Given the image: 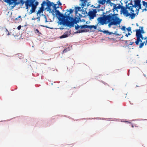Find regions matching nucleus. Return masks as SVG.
<instances>
[{
    "mask_svg": "<svg viewBox=\"0 0 147 147\" xmlns=\"http://www.w3.org/2000/svg\"><path fill=\"white\" fill-rule=\"evenodd\" d=\"M136 0H129V1L130 2V3H129V5H132Z\"/></svg>",
    "mask_w": 147,
    "mask_h": 147,
    "instance_id": "obj_22",
    "label": "nucleus"
},
{
    "mask_svg": "<svg viewBox=\"0 0 147 147\" xmlns=\"http://www.w3.org/2000/svg\"><path fill=\"white\" fill-rule=\"evenodd\" d=\"M128 1L126 0L125 1V3H126L125 7L121 6L120 4H115L114 3H112L113 4V11H118V9H121V12L123 13V15L126 17L129 16V12L127 9H129V3L127 4V3Z\"/></svg>",
    "mask_w": 147,
    "mask_h": 147,
    "instance_id": "obj_3",
    "label": "nucleus"
},
{
    "mask_svg": "<svg viewBox=\"0 0 147 147\" xmlns=\"http://www.w3.org/2000/svg\"><path fill=\"white\" fill-rule=\"evenodd\" d=\"M39 18H39L38 17V18Z\"/></svg>",
    "mask_w": 147,
    "mask_h": 147,
    "instance_id": "obj_45",
    "label": "nucleus"
},
{
    "mask_svg": "<svg viewBox=\"0 0 147 147\" xmlns=\"http://www.w3.org/2000/svg\"><path fill=\"white\" fill-rule=\"evenodd\" d=\"M121 29L123 31H125L126 28L125 26H123L122 27Z\"/></svg>",
    "mask_w": 147,
    "mask_h": 147,
    "instance_id": "obj_28",
    "label": "nucleus"
},
{
    "mask_svg": "<svg viewBox=\"0 0 147 147\" xmlns=\"http://www.w3.org/2000/svg\"><path fill=\"white\" fill-rule=\"evenodd\" d=\"M91 11L93 12L95 15H96V13L97 12L96 9H93V11Z\"/></svg>",
    "mask_w": 147,
    "mask_h": 147,
    "instance_id": "obj_24",
    "label": "nucleus"
},
{
    "mask_svg": "<svg viewBox=\"0 0 147 147\" xmlns=\"http://www.w3.org/2000/svg\"><path fill=\"white\" fill-rule=\"evenodd\" d=\"M102 32H103L105 34H106L107 35H110L113 33L111 32L108 31V30L102 31Z\"/></svg>",
    "mask_w": 147,
    "mask_h": 147,
    "instance_id": "obj_18",
    "label": "nucleus"
},
{
    "mask_svg": "<svg viewBox=\"0 0 147 147\" xmlns=\"http://www.w3.org/2000/svg\"><path fill=\"white\" fill-rule=\"evenodd\" d=\"M47 3L45 1H43L41 4V6L40 8V9H42V10H43V9L44 8V6Z\"/></svg>",
    "mask_w": 147,
    "mask_h": 147,
    "instance_id": "obj_20",
    "label": "nucleus"
},
{
    "mask_svg": "<svg viewBox=\"0 0 147 147\" xmlns=\"http://www.w3.org/2000/svg\"><path fill=\"white\" fill-rule=\"evenodd\" d=\"M35 1V0H27L25 3L26 9H28V7H31L32 4Z\"/></svg>",
    "mask_w": 147,
    "mask_h": 147,
    "instance_id": "obj_10",
    "label": "nucleus"
},
{
    "mask_svg": "<svg viewBox=\"0 0 147 147\" xmlns=\"http://www.w3.org/2000/svg\"><path fill=\"white\" fill-rule=\"evenodd\" d=\"M144 39L146 40V42H145V45L147 46V37H145Z\"/></svg>",
    "mask_w": 147,
    "mask_h": 147,
    "instance_id": "obj_29",
    "label": "nucleus"
},
{
    "mask_svg": "<svg viewBox=\"0 0 147 147\" xmlns=\"http://www.w3.org/2000/svg\"><path fill=\"white\" fill-rule=\"evenodd\" d=\"M17 0H5V2L7 3L9 5H11L13 3H14V6L16 5H18L19 4V2H17Z\"/></svg>",
    "mask_w": 147,
    "mask_h": 147,
    "instance_id": "obj_7",
    "label": "nucleus"
},
{
    "mask_svg": "<svg viewBox=\"0 0 147 147\" xmlns=\"http://www.w3.org/2000/svg\"><path fill=\"white\" fill-rule=\"evenodd\" d=\"M141 29H137L136 30V36L137 38L136 40L135 41V43L136 45H139L140 42H141L139 48H141L143 47L144 46L145 42H142V41L141 40L140 38H141L142 40L144 39V37H143L142 34L144 33V31L143 30V27H140Z\"/></svg>",
    "mask_w": 147,
    "mask_h": 147,
    "instance_id": "obj_4",
    "label": "nucleus"
},
{
    "mask_svg": "<svg viewBox=\"0 0 147 147\" xmlns=\"http://www.w3.org/2000/svg\"><path fill=\"white\" fill-rule=\"evenodd\" d=\"M107 1L106 2L107 3V2H109V1H110V0H107Z\"/></svg>",
    "mask_w": 147,
    "mask_h": 147,
    "instance_id": "obj_41",
    "label": "nucleus"
},
{
    "mask_svg": "<svg viewBox=\"0 0 147 147\" xmlns=\"http://www.w3.org/2000/svg\"><path fill=\"white\" fill-rule=\"evenodd\" d=\"M129 35V32L128 33V34H126L125 35V36H126L127 37H128V36Z\"/></svg>",
    "mask_w": 147,
    "mask_h": 147,
    "instance_id": "obj_36",
    "label": "nucleus"
},
{
    "mask_svg": "<svg viewBox=\"0 0 147 147\" xmlns=\"http://www.w3.org/2000/svg\"><path fill=\"white\" fill-rule=\"evenodd\" d=\"M130 10L132 12H135V11L136 12V13L138 14V12L140 9H138H138L136 8V10H135V8L132 7V5L131 6H129V10Z\"/></svg>",
    "mask_w": 147,
    "mask_h": 147,
    "instance_id": "obj_12",
    "label": "nucleus"
},
{
    "mask_svg": "<svg viewBox=\"0 0 147 147\" xmlns=\"http://www.w3.org/2000/svg\"><path fill=\"white\" fill-rule=\"evenodd\" d=\"M123 122H125L126 123H128V121H123Z\"/></svg>",
    "mask_w": 147,
    "mask_h": 147,
    "instance_id": "obj_40",
    "label": "nucleus"
},
{
    "mask_svg": "<svg viewBox=\"0 0 147 147\" xmlns=\"http://www.w3.org/2000/svg\"><path fill=\"white\" fill-rule=\"evenodd\" d=\"M18 55L17 56V57H18L20 59H21L23 58V55L19 53L18 54Z\"/></svg>",
    "mask_w": 147,
    "mask_h": 147,
    "instance_id": "obj_21",
    "label": "nucleus"
},
{
    "mask_svg": "<svg viewBox=\"0 0 147 147\" xmlns=\"http://www.w3.org/2000/svg\"><path fill=\"white\" fill-rule=\"evenodd\" d=\"M142 5L144 6V7H145L144 9H143V10H142V11H144V10L147 11V1L146 2L145 1H142Z\"/></svg>",
    "mask_w": 147,
    "mask_h": 147,
    "instance_id": "obj_14",
    "label": "nucleus"
},
{
    "mask_svg": "<svg viewBox=\"0 0 147 147\" xmlns=\"http://www.w3.org/2000/svg\"><path fill=\"white\" fill-rule=\"evenodd\" d=\"M131 127H134V126H133V125H132V126H131Z\"/></svg>",
    "mask_w": 147,
    "mask_h": 147,
    "instance_id": "obj_43",
    "label": "nucleus"
},
{
    "mask_svg": "<svg viewBox=\"0 0 147 147\" xmlns=\"http://www.w3.org/2000/svg\"><path fill=\"white\" fill-rule=\"evenodd\" d=\"M126 29L127 30V31H129V27L126 28Z\"/></svg>",
    "mask_w": 147,
    "mask_h": 147,
    "instance_id": "obj_37",
    "label": "nucleus"
},
{
    "mask_svg": "<svg viewBox=\"0 0 147 147\" xmlns=\"http://www.w3.org/2000/svg\"><path fill=\"white\" fill-rule=\"evenodd\" d=\"M117 14L111 13L108 15H103L102 17L97 18V25L99 26L106 25L108 24V26L110 28L112 25H119L122 19L117 17Z\"/></svg>",
    "mask_w": 147,
    "mask_h": 147,
    "instance_id": "obj_1",
    "label": "nucleus"
},
{
    "mask_svg": "<svg viewBox=\"0 0 147 147\" xmlns=\"http://www.w3.org/2000/svg\"><path fill=\"white\" fill-rule=\"evenodd\" d=\"M107 1V0H98L97 2L98 4L96 7L100 8V7L101 5H105Z\"/></svg>",
    "mask_w": 147,
    "mask_h": 147,
    "instance_id": "obj_9",
    "label": "nucleus"
},
{
    "mask_svg": "<svg viewBox=\"0 0 147 147\" xmlns=\"http://www.w3.org/2000/svg\"><path fill=\"white\" fill-rule=\"evenodd\" d=\"M75 8L76 12H77L78 11H79L80 10V9L81 8L80 7H75Z\"/></svg>",
    "mask_w": 147,
    "mask_h": 147,
    "instance_id": "obj_23",
    "label": "nucleus"
},
{
    "mask_svg": "<svg viewBox=\"0 0 147 147\" xmlns=\"http://www.w3.org/2000/svg\"><path fill=\"white\" fill-rule=\"evenodd\" d=\"M83 0H82V1Z\"/></svg>",
    "mask_w": 147,
    "mask_h": 147,
    "instance_id": "obj_48",
    "label": "nucleus"
},
{
    "mask_svg": "<svg viewBox=\"0 0 147 147\" xmlns=\"http://www.w3.org/2000/svg\"><path fill=\"white\" fill-rule=\"evenodd\" d=\"M33 3H32V4L31 6H32V9L30 10V12L29 13L30 14H31L32 13L34 12L35 11V9L36 8V6H35V5L33 4Z\"/></svg>",
    "mask_w": 147,
    "mask_h": 147,
    "instance_id": "obj_13",
    "label": "nucleus"
},
{
    "mask_svg": "<svg viewBox=\"0 0 147 147\" xmlns=\"http://www.w3.org/2000/svg\"><path fill=\"white\" fill-rule=\"evenodd\" d=\"M134 42H130V43H129V45H132Z\"/></svg>",
    "mask_w": 147,
    "mask_h": 147,
    "instance_id": "obj_35",
    "label": "nucleus"
},
{
    "mask_svg": "<svg viewBox=\"0 0 147 147\" xmlns=\"http://www.w3.org/2000/svg\"><path fill=\"white\" fill-rule=\"evenodd\" d=\"M125 43H127V42H128V41L126 40L125 41Z\"/></svg>",
    "mask_w": 147,
    "mask_h": 147,
    "instance_id": "obj_39",
    "label": "nucleus"
},
{
    "mask_svg": "<svg viewBox=\"0 0 147 147\" xmlns=\"http://www.w3.org/2000/svg\"><path fill=\"white\" fill-rule=\"evenodd\" d=\"M127 74H128V75H129V73H128Z\"/></svg>",
    "mask_w": 147,
    "mask_h": 147,
    "instance_id": "obj_46",
    "label": "nucleus"
},
{
    "mask_svg": "<svg viewBox=\"0 0 147 147\" xmlns=\"http://www.w3.org/2000/svg\"><path fill=\"white\" fill-rule=\"evenodd\" d=\"M67 49H65L63 51V53H64L67 52Z\"/></svg>",
    "mask_w": 147,
    "mask_h": 147,
    "instance_id": "obj_34",
    "label": "nucleus"
},
{
    "mask_svg": "<svg viewBox=\"0 0 147 147\" xmlns=\"http://www.w3.org/2000/svg\"><path fill=\"white\" fill-rule=\"evenodd\" d=\"M21 17V16H18V18H20Z\"/></svg>",
    "mask_w": 147,
    "mask_h": 147,
    "instance_id": "obj_42",
    "label": "nucleus"
},
{
    "mask_svg": "<svg viewBox=\"0 0 147 147\" xmlns=\"http://www.w3.org/2000/svg\"><path fill=\"white\" fill-rule=\"evenodd\" d=\"M131 13H129V17H130L131 19H133L135 18L136 13H135V12L132 11H131Z\"/></svg>",
    "mask_w": 147,
    "mask_h": 147,
    "instance_id": "obj_15",
    "label": "nucleus"
},
{
    "mask_svg": "<svg viewBox=\"0 0 147 147\" xmlns=\"http://www.w3.org/2000/svg\"><path fill=\"white\" fill-rule=\"evenodd\" d=\"M21 28V26L20 25L17 28L18 30H20Z\"/></svg>",
    "mask_w": 147,
    "mask_h": 147,
    "instance_id": "obj_33",
    "label": "nucleus"
},
{
    "mask_svg": "<svg viewBox=\"0 0 147 147\" xmlns=\"http://www.w3.org/2000/svg\"><path fill=\"white\" fill-rule=\"evenodd\" d=\"M80 27L81 28H89L91 30L92 29V28H94V29H96L97 28L96 26L94 25L89 26L87 25H85L80 26Z\"/></svg>",
    "mask_w": 147,
    "mask_h": 147,
    "instance_id": "obj_8",
    "label": "nucleus"
},
{
    "mask_svg": "<svg viewBox=\"0 0 147 147\" xmlns=\"http://www.w3.org/2000/svg\"><path fill=\"white\" fill-rule=\"evenodd\" d=\"M35 6H36H36L38 5V1H36L35 2Z\"/></svg>",
    "mask_w": 147,
    "mask_h": 147,
    "instance_id": "obj_32",
    "label": "nucleus"
},
{
    "mask_svg": "<svg viewBox=\"0 0 147 147\" xmlns=\"http://www.w3.org/2000/svg\"><path fill=\"white\" fill-rule=\"evenodd\" d=\"M35 31L38 34H41V33L38 30L36 29L35 30Z\"/></svg>",
    "mask_w": 147,
    "mask_h": 147,
    "instance_id": "obj_30",
    "label": "nucleus"
},
{
    "mask_svg": "<svg viewBox=\"0 0 147 147\" xmlns=\"http://www.w3.org/2000/svg\"><path fill=\"white\" fill-rule=\"evenodd\" d=\"M5 30H6V32L7 35H10V34H9V32L8 31V30H7V29L6 28Z\"/></svg>",
    "mask_w": 147,
    "mask_h": 147,
    "instance_id": "obj_27",
    "label": "nucleus"
},
{
    "mask_svg": "<svg viewBox=\"0 0 147 147\" xmlns=\"http://www.w3.org/2000/svg\"><path fill=\"white\" fill-rule=\"evenodd\" d=\"M80 27H81L80 26H79L78 24H77V25L75 26V28L76 30H78L79 28Z\"/></svg>",
    "mask_w": 147,
    "mask_h": 147,
    "instance_id": "obj_25",
    "label": "nucleus"
},
{
    "mask_svg": "<svg viewBox=\"0 0 147 147\" xmlns=\"http://www.w3.org/2000/svg\"><path fill=\"white\" fill-rule=\"evenodd\" d=\"M46 4L48 7H50L54 4V3L53 2H51L47 0V2Z\"/></svg>",
    "mask_w": 147,
    "mask_h": 147,
    "instance_id": "obj_17",
    "label": "nucleus"
},
{
    "mask_svg": "<svg viewBox=\"0 0 147 147\" xmlns=\"http://www.w3.org/2000/svg\"><path fill=\"white\" fill-rule=\"evenodd\" d=\"M80 0L81 1H82V0Z\"/></svg>",
    "mask_w": 147,
    "mask_h": 147,
    "instance_id": "obj_47",
    "label": "nucleus"
},
{
    "mask_svg": "<svg viewBox=\"0 0 147 147\" xmlns=\"http://www.w3.org/2000/svg\"><path fill=\"white\" fill-rule=\"evenodd\" d=\"M73 10L71 9H70L69 10V13H68L67 15L65 14V15H63L64 16H66L65 17H61L60 19H59V20H61L60 22V25H65L67 26L74 27V25L75 23L76 24L78 22V21H76L75 22H74L70 21L69 20H74L73 18L70 16V14H71L73 12Z\"/></svg>",
    "mask_w": 147,
    "mask_h": 147,
    "instance_id": "obj_2",
    "label": "nucleus"
},
{
    "mask_svg": "<svg viewBox=\"0 0 147 147\" xmlns=\"http://www.w3.org/2000/svg\"><path fill=\"white\" fill-rule=\"evenodd\" d=\"M53 8L55 10V15H56V16L57 17H59V19H60L61 17H66V16H63V14L62 13H61L59 11V10H57V8H58L59 7H57V4H53Z\"/></svg>",
    "mask_w": 147,
    "mask_h": 147,
    "instance_id": "obj_6",
    "label": "nucleus"
},
{
    "mask_svg": "<svg viewBox=\"0 0 147 147\" xmlns=\"http://www.w3.org/2000/svg\"><path fill=\"white\" fill-rule=\"evenodd\" d=\"M131 30V27H129V32Z\"/></svg>",
    "mask_w": 147,
    "mask_h": 147,
    "instance_id": "obj_38",
    "label": "nucleus"
},
{
    "mask_svg": "<svg viewBox=\"0 0 147 147\" xmlns=\"http://www.w3.org/2000/svg\"><path fill=\"white\" fill-rule=\"evenodd\" d=\"M43 10H42V9H40L39 10H38V11L37 12V14H38L39 13H41V12L43 11Z\"/></svg>",
    "mask_w": 147,
    "mask_h": 147,
    "instance_id": "obj_26",
    "label": "nucleus"
},
{
    "mask_svg": "<svg viewBox=\"0 0 147 147\" xmlns=\"http://www.w3.org/2000/svg\"><path fill=\"white\" fill-rule=\"evenodd\" d=\"M88 31V30H77L76 32V33H80L82 32H87Z\"/></svg>",
    "mask_w": 147,
    "mask_h": 147,
    "instance_id": "obj_16",
    "label": "nucleus"
},
{
    "mask_svg": "<svg viewBox=\"0 0 147 147\" xmlns=\"http://www.w3.org/2000/svg\"><path fill=\"white\" fill-rule=\"evenodd\" d=\"M141 2V0H136L132 5V7L135 8L136 10V8L137 7L138 8V9H141L143 10V9L144 8H143V7H142Z\"/></svg>",
    "mask_w": 147,
    "mask_h": 147,
    "instance_id": "obj_5",
    "label": "nucleus"
},
{
    "mask_svg": "<svg viewBox=\"0 0 147 147\" xmlns=\"http://www.w3.org/2000/svg\"><path fill=\"white\" fill-rule=\"evenodd\" d=\"M88 15L89 16V19L90 20L93 19L94 17L96 16V15L94 14L91 11L88 12Z\"/></svg>",
    "mask_w": 147,
    "mask_h": 147,
    "instance_id": "obj_11",
    "label": "nucleus"
},
{
    "mask_svg": "<svg viewBox=\"0 0 147 147\" xmlns=\"http://www.w3.org/2000/svg\"><path fill=\"white\" fill-rule=\"evenodd\" d=\"M59 0L57 2V3L58 5H61V3L59 1Z\"/></svg>",
    "mask_w": 147,
    "mask_h": 147,
    "instance_id": "obj_31",
    "label": "nucleus"
},
{
    "mask_svg": "<svg viewBox=\"0 0 147 147\" xmlns=\"http://www.w3.org/2000/svg\"><path fill=\"white\" fill-rule=\"evenodd\" d=\"M68 36V34H67L66 32H65L63 35L60 36V38H65L67 37Z\"/></svg>",
    "mask_w": 147,
    "mask_h": 147,
    "instance_id": "obj_19",
    "label": "nucleus"
},
{
    "mask_svg": "<svg viewBox=\"0 0 147 147\" xmlns=\"http://www.w3.org/2000/svg\"><path fill=\"white\" fill-rule=\"evenodd\" d=\"M34 19H35L34 18H33L32 19V20H34Z\"/></svg>",
    "mask_w": 147,
    "mask_h": 147,
    "instance_id": "obj_44",
    "label": "nucleus"
}]
</instances>
